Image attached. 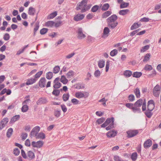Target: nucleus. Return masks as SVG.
<instances>
[{"instance_id": "obj_1", "label": "nucleus", "mask_w": 161, "mask_h": 161, "mask_svg": "<svg viewBox=\"0 0 161 161\" xmlns=\"http://www.w3.org/2000/svg\"><path fill=\"white\" fill-rule=\"evenodd\" d=\"M88 0H83L80 3L77 4L76 8L77 10H81V12L84 13L90 8V7L87 5Z\"/></svg>"}, {"instance_id": "obj_2", "label": "nucleus", "mask_w": 161, "mask_h": 161, "mask_svg": "<svg viewBox=\"0 0 161 161\" xmlns=\"http://www.w3.org/2000/svg\"><path fill=\"white\" fill-rule=\"evenodd\" d=\"M117 19V16L115 15H113L108 18L107 21L108 23V26L112 28H114L117 25L118 23L115 21Z\"/></svg>"}, {"instance_id": "obj_3", "label": "nucleus", "mask_w": 161, "mask_h": 161, "mask_svg": "<svg viewBox=\"0 0 161 161\" xmlns=\"http://www.w3.org/2000/svg\"><path fill=\"white\" fill-rule=\"evenodd\" d=\"M21 155L24 158L28 159L30 160L33 159L35 158L34 153L31 151H28L26 155L25 152L22 149L21 150Z\"/></svg>"}, {"instance_id": "obj_4", "label": "nucleus", "mask_w": 161, "mask_h": 161, "mask_svg": "<svg viewBox=\"0 0 161 161\" xmlns=\"http://www.w3.org/2000/svg\"><path fill=\"white\" fill-rule=\"evenodd\" d=\"M89 95V93L87 92L78 91L75 93L74 96L79 99L86 98Z\"/></svg>"}, {"instance_id": "obj_5", "label": "nucleus", "mask_w": 161, "mask_h": 161, "mask_svg": "<svg viewBox=\"0 0 161 161\" xmlns=\"http://www.w3.org/2000/svg\"><path fill=\"white\" fill-rule=\"evenodd\" d=\"M161 87L158 85H157L153 88V95L158 97L160 93Z\"/></svg>"}, {"instance_id": "obj_6", "label": "nucleus", "mask_w": 161, "mask_h": 161, "mask_svg": "<svg viewBox=\"0 0 161 161\" xmlns=\"http://www.w3.org/2000/svg\"><path fill=\"white\" fill-rule=\"evenodd\" d=\"M77 33V37L79 39H82L86 37V35L83 33L82 29L81 28H78Z\"/></svg>"}, {"instance_id": "obj_7", "label": "nucleus", "mask_w": 161, "mask_h": 161, "mask_svg": "<svg viewBox=\"0 0 161 161\" xmlns=\"http://www.w3.org/2000/svg\"><path fill=\"white\" fill-rule=\"evenodd\" d=\"M126 133L127 134V137L130 138L136 136L138 134V131L137 130H130L127 131Z\"/></svg>"}, {"instance_id": "obj_8", "label": "nucleus", "mask_w": 161, "mask_h": 161, "mask_svg": "<svg viewBox=\"0 0 161 161\" xmlns=\"http://www.w3.org/2000/svg\"><path fill=\"white\" fill-rule=\"evenodd\" d=\"M114 118H108L107 119L105 122L101 125L102 127H105L108 125L112 124L114 125Z\"/></svg>"}, {"instance_id": "obj_9", "label": "nucleus", "mask_w": 161, "mask_h": 161, "mask_svg": "<svg viewBox=\"0 0 161 161\" xmlns=\"http://www.w3.org/2000/svg\"><path fill=\"white\" fill-rule=\"evenodd\" d=\"M42 141H38L37 142L33 141L31 142V145L34 147L40 148L43 145Z\"/></svg>"}, {"instance_id": "obj_10", "label": "nucleus", "mask_w": 161, "mask_h": 161, "mask_svg": "<svg viewBox=\"0 0 161 161\" xmlns=\"http://www.w3.org/2000/svg\"><path fill=\"white\" fill-rule=\"evenodd\" d=\"M8 119L7 118H3L0 122V130H2L8 123Z\"/></svg>"}, {"instance_id": "obj_11", "label": "nucleus", "mask_w": 161, "mask_h": 161, "mask_svg": "<svg viewBox=\"0 0 161 161\" xmlns=\"http://www.w3.org/2000/svg\"><path fill=\"white\" fill-rule=\"evenodd\" d=\"M147 109L148 111H152L154 108V101L152 100H150L148 102Z\"/></svg>"}, {"instance_id": "obj_12", "label": "nucleus", "mask_w": 161, "mask_h": 161, "mask_svg": "<svg viewBox=\"0 0 161 161\" xmlns=\"http://www.w3.org/2000/svg\"><path fill=\"white\" fill-rule=\"evenodd\" d=\"M40 130V127L38 126L34 127L32 130L31 135L33 136H35L37 135L38 132Z\"/></svg>"}, {"instance_id": "obj_13", "label": "nucleus", "mask_w": 161, "mask_h": 161, "mask_svg": "<svg viewBox=\"0 0 161 161\" xmlns=\"http://www.w3.org/2000/svg\"><path fill=\"white\" fill-rule=\"evenodd\" d=\"M59 78L57 77L56 78L53 82V87L54 88L58 89L61 86V84L59 82Z\"/></svg>"}, {"instance_id": "obj_14", "label": "nucleus", "mask_w": 161, "mask_h": 161, "mask_svg": "<svg viewBox=\"0 0 161 161\" xmlns=\"http://www.w3.org/2000/svg\"><path fill=\"white\" fill-rule=\"evenodd\" d=\"M152 144V141L150 139H148L144 142L143 144V146L145 148H147L150 147Z\"/></svg>"}, {"instance_id": "obj_15", "label": "nucleus", "mask_w": 161, "mask_h": 161, "mask_svg": "<svg viewBox=\"0 0 161 161\" xmlns=\"http://www.w3.org/2000/svg\"><path fill=\"white\" fill-rule=\"evenodd\" d=\"M117 133V131L115 130H111L107 133L106 135L108 137H113L116 136Z\"/></svg>"}, {"instance_id": "obj_16", "label": "nucleus", "mask_w": 161, "mask_h": 161, "mask_svg": "<svg viewBox=\"0 0 161 161\" xmlns=\"http://www.w3.org/2000/svg\"><path fill=\"white\" fill-rule=\"evenodd\" d=\"M46 80L45 78H41L39 81V86L41 87H44L45 86Z\"/></svg>"}, {"instance_id": "obj_17", "label": "nucleus", "mask_w": 161, "mask_h": 161, "mask_svg": "<svg viewBox=\"0 0 161 161\" xmlns=\"http://www.w3.org/2000/svg\"><path fill=\"white\" fill-rule=\"evenodd\" d=\"M84 16L83 14H78L74 17V19L76 21H79L82 20L84 18Z\"/></svg>"}, {"instance_id": "obj_18", "label": "nucleus", "mask_w": 161, "mask_h": 161, "mask_svg": "<svg viewBox=\"0 0 161 161\" xmlns=\"http://www.w3.org/2000/svg\"><path fill=\"white\" fill-rule=\"evenodd\" d=\"M74 88L77 90L84 89L85 88V86L84 85L80 83H76L73 86Z\"/></svg>"}, {"instance_id": "obj_19", "label": "nucleus", "mask_w": 161, "mask_h": 161, "mask_svg": "<svg viewBox=\"0 0 161 161\" xmlns=\"http://www.w3.org/2000/svg\"><path fill=\"white\" fill-rule=\"evenodd\" d=\"M36 10L35 8L32 7L29 8L28 10V14L31 15H33L35 14Z\"/></svg>"}, {"instance_id": "obj_20", "label": "nucleus", "mask_w": 161, "mask_h": 161, "mask_svg": "<svg viewBox=\"0 0 161 161\" xmlns=\"http://www.w3.org/2000/svg\"><path fill=\"white\" fill-rule=\"evenodd\" d=\"M105 64V61L103 60H99L98 62V66L100 68H102L104 67Z\"/></svg>"}, {"instance_id": "obj_21", "label": "nucleus", "mask_w": 161, "mask_h": 161, "mask_svg": "<svg viewBox=\"0 0 161 161\" xmlns=\"http://www.w3.org/2000/svg\"><path fill=\"white\" fill-rule=\"evenodd\" d=\"M124 75L126 77H129L132 75V72L129 70H126L124 71Z\"/></svg>"}, {"instance_id": "obj_22", "label": "nucleus", "mask_w": 161, "mask_h": 161, "mask_svg": "<svg viewBox=\"0 0 161 161\" xmlns=\"http://www.w3.org/2000/svg\"><path fill=\"white\" fill-rule=\"evenodd\" d=\"M36 81V80L35 79L31 78L27 80L26 84L27 85H31L35 83Z\"/></svg>"}, {"instance_id": "obj_23", "label": "nucleus", "mask_w": 161, "mask_h": 161, "mask_svg": "<svg viewBox=\"0 0 161 161\" xmlns=\"http://www.w3.org/2000/svg\"><path fill=\"white\" fill-rule=\"evenodd\" d=\"M55 22L52 21H49L45 23V26L48 27H52L54 25Z\"/></svg>"}, {"instance_id": "obj_24", "label": "nucleus", "mask_w": 161, "mask_h": 161, "mask_svg": "<svg viewBox=\"0 0 161 161\" xmlns=\"http://www.w3.org/2000/svg\"><path fill=\"white\" fill-rule=\"evenodd\" d=\"M151 56L149 53H147L144 57L143 61L145 62H147L150 59Z\"/></svg>"}, {"instance_id": "obj_25", "label": "nucleus", "mask_w": 161, "mask_h": 161, "mask_svg": "<svg viewBox=\"0 0 161 161\" xmlns=\"http://www.w3.org/2000/svg\"><path fill=\"white\" fill-rule=\"evenodd\" d=\"M142 103L143 100L140 99L135 103L134 105L136 107H140L142 105Z\"/></svg>"}, {"instance_id": "obj_26", "label": "nucleus", "mask_w": 161, "mask_h": 161, "mask_svg": "<svg viewBox=\"0 0 161 161\" xmlns=\"http://www.w3.org/2000/svg\"><path fill=\"white\" fill-rule=\"evenodd\" d=\"M112 14V12L110 11H108L104 13L102 15V17L103 18H106Z\"/></svg>"}, {"instance_id": "obj_27", "label": "nucleus", "mask_w": 161, "mask_h": 161, "mask_svg": "<svg viewBox=\"0 0 161 161\" xmlns=\"http://www.w3.org/2000/svg\"><path fill=\"white\" fill-rule=\"evenodd\" d=\"M57 15V12L55 11L54 12L51 13L47 17V18L49 19H51L54 18Z\"/></svg>"}, {"instance_id": "obj_28", "label": "nucleus", "mask_w": 161, "mask_h": 161, "mask_svg": "<svg viewBox=\"0 0 161 161\" xmlns=\"http://www.w3.org/2000/svg\"><path fill=\"white\" fill-rule=\"evenodd\" d=\"M129 10L128 9H123L120 10L119 12V14L120 15H125L129 12Z\"/></svg>"}, {"instance_id": "obj_29", "label": "nucleus", "mask_w": 161, "mask_h": 161, "mask_svg": "<svg viewBox=\"0 0 161 161\" xmlns=\"http://www.w3.org/2000/svg\"><path fill=\"white\" fill-rule=\"evenodd\" d=\"M36 137V138L43 139L45 138V135L43 133L40 132L38 134Z\"/></svg>"}, {"instance_id": "obj_30", "label": "nucleus", "mask_w": 161, "mask_h": 161, "mask_svg": "<svg viewBox=\"0 0 161 161\" xmlns=\"http://www.w3.org/2000/svg\"><path fill=\"white\" fill-rule=\"evenodd\" d=\"M47 101L46 99L45 98H41L38 100L37 102V104H39L42 103H45L47 102Z\"/></svg>"}, {"instance_id": "obj_31", "label": "nucleus", "mask_w": 161, "mask_h": 161, "mask_svg": "<svg viewBox=\"0 0 161 161\" xmlns=\"http://www.w3.org/2000/svg\"><path fill=\"white\" fill-rule=\"evenodd\" d=\"M20 118V116L19 115H16L14 116L11 119L10 122L11 123H14L17 120Z\"/></svg>"}, {"instance_id": "obj_32", "label": "nucleus", "mask_w": 161, "mask_h": 161, "mask_svg": "<svg viewBox=\"0 0 161 161\" xmlns=\"http://www.w3.org/2000/svg\"><path fill=\"white\" fill-rule=\"evenodd\" d=\"M60 81L63 84H66L68 82V80L64 75H62L60 78Z\"/></svg>"}, {"instance_id": "obj_33", "label": "nucleus", "mask_w": 161, "mask_h": 161, "mask_svg": "<svg viewBox=\"0 0 161 161\" xmlns=\"http://www.w3.org/2000/svg\"><path fill=\"white\" fill-rule=\"evenodd\" d=\"M22 106L21 108V111L23 112H26L29 109V107L27 105L22 104Z\"/></svg>"}, {"instance_id": "obj_34", "label": "nucleus", "mask_w": 161, "mask_h": 161, "mask_svg": "<svg viewBox=\"0 0 161 161\" xmlns=\"http://www.w3.org/2000/svg\"><path fill=\"white\" fill-rule=\"evenodd\" d=\"M69 93L64 94L62 96L63 99L64 101H66L68 100L69 98Z\"/></svg>"}, {"instance_id": "obj_35", "label": "nucleus", "mask_w": 161, "mask_h": 161, "mask_svg": "<svg viewBox=\"0 0 161 161\" xmlns=\"http://www.w3.org/2000/svg\"><path fill=\"white\" fill-rule=\"evenodd\" d=\"M141 25V24L138 23H134L131 27L130 29L133 30L140 27Z\"/></svg>"}, {"instance_id": "obj_36", "label": "nucleus", "mask_w": 161, "mask_h": 161, "mask_svg": "<svg viewBox=\"0 0 161 161\" xmlns=\"http://www.w3.org/2000/svg\"><path fill=\"white\" fill-rule=\"evenodd\" d=\"M29 96H27L25 97V100H24L22 103V104L27 105L28 104L29 102L31 101V100L29 99Z\"/></svg>"}, {"instance_id": "obj_37", "label": "nucleus", "mask_w": 161, "mask_h": 161, "mask_svg": "<svg viewBox=\"0 0 161 161\" xmlns=\"http://www.w3.org/2000/svg\"><path fill=\"white\" fill-rule=\"evenodd\" d=\"M109 30L108 27H105L103 30V35L106 37L108 36L109 32Z\"/></svg>"}, {"instance_id": "obj_38", "label": "nucleus", "mask_w": 161, "mask_h": 161, "mask_svg": "<svg viewBox=\"0 0 161 161\" xmlns=\"http://www.w3.org/2000/svg\"><path fill=\"white\" fill-rule=\"evenodd\" d=\"M101 75V73L99 69H97L95 70L94 73V76L97 78L99 77Z\"/></svg>"}, {"instance_id": "obj_39", "label": "nucleus", "mask_w": 161, "mask_h": 161, "mask_svg": "<svg viewBox=\"0 0 161 161\" xmlns=\"http://www.w3.org/2000/svg\"><path fill=\"white\" fill-rule=\"evenodd\" d=\"M137 154L135 152L132 153L131 156V158L132 161H135L137 159Z\"/></svg>"}, {"instance_id": "obj_40", "label": "nucleus", "mask_w": 161, "mask_h": 161, "mask_svg": "<svg viewBox=\"0 0 161 161\" xmlns=\"http://www.w3.org/2000/svg\"><path fill=\"white\" fill-rule=\"evenodd\" d=\"M142 75L141 72H136L133 73V77L136 78H139Z\"/></svg>"}, {"instance_id": "obj_41", "label": "nucleus", "mask_w": 161, "mask_h": 161, "mask_svg": "<svg viewBox=\"0 0 161 161\" xmlns=\"http://www.w3.org/2000/svg\"><path fill=\"white\" fill-rule=\"evenodd\" d=\"M60 70V68L59 66H56L53 69V72L54 74L58 73Z\"/></svg>"}, {"instance_id": "obj_42", "label": "nucleus", "mask_w": 161, "mask_h": 161, "mask_svg": "<svg viewBox=\"0 0 161 161\" xmlns=\"http://www.w3.org/2000/svg\"><path fill=\"white\" fill-rule=\"evenodd\" d=\"M109 6V5L108 3H107L104 4L103 5L102 7V10L103 11H106L108 9Z\"/></svg>"}, {"instance_id": "obj_43", "label": "nucleus", "mask_w": 161, "mask_h": 161, "mask_svg": "<svg viewBox=\"0 0 161 161\" xmlns=\"http://www.w3.org/2000/svg\"><path fill=\"white\" fill-rule=\"evenodd\" d=\"M134 93L137 98H139L140 97V91L138 88H137L134 90Z\"/></svg>"}, {"instance_id": "obj_44", "label": "nucleus", "mask_w": 161, "mask_h": 161, "mask_svg": "<svg viewBox=\"0 0 161 161\" xmlns=\"http://www.w3.org/2000/svg\"><path fill=\"white\" fill-rule=\"evenodd\" d=\"M53 73L51 72H47L46 74V78L47 79H51L53 77Z\"/></svg>"}, {"instance_id": "obj_45", "label": "nucleus", "mask_w": 161, "mask_h": 161, "mask_svg": "<svg viewBox=\"0 0 161 161\" xmlns=\"http://www.w3.org/2000/svg\"><path fill=\"white\" fill-rule=\"evenodd\" d=\"M117 53V50L116 49H114L111 51L110 52V54L111 56L113 57L116 55Z\"/></svg>"}, {"instance_id": "obj_46", "label": "nucleus", "mask_w": 161, "mask_h": 161, "mask_svg": "<svg viewBox=\"0 0 161 161\" xmlns=\"http://www.w3.org/2000/svg\"><path fill=\"white\" fill-rule=\"evenodd\" d=\"M153 67L151 65L147 64L145 66L144 69L147 71H150L152 70Z\"/></svg>"}, {"instance_id": "obj_47", "label": "nucleus", "mask_w": 161, "mask_h": 161, "mask_svg": "<svg viewBox=\"0 0 161 161\" xmlns=\"http://www.w3.org/2000/svg\"><path fill=\"white\" fill-rule=\"evenodd\" d=\"M13 131V129L11 128H10L8 130L7 132V137H9L11 136Z\"/></svg>"}, {"instance_id": "obj_48", "label": "nucleus", "mask_w": 161, "mask_h": 161, "mask_svg": "<svg viewBox=\"0 0 161 161\" xmlns=\"http://www.w3.org/2000/svg\"><path fill=\"white\" fill-rule=\"evenodd\" d=\"M107 101V100H106L105 98L104 97L102 99L99 100V102H102V104L104 106H106V102Z\"/></svg>"}, {"instance_id": "obj_49", "label": "nucleus", "mask_w": 161, "mask_h": 161, "mask_svg": "<svg viewBox=\"0 0 161 161\" xmlns=\"http://www.w3.org/2000/svg\"><path fill=\"white\" fill-rule=\"evenodd\" d=\"M149 46L148 45L143 47L141 50V52L142 53L144 52L149 48Z\"/></svg>"}, {"instance_id": "obj_50", "label": "nucleus", "mask_w": 161, "mask_h": 161, "mask_svg": "<svg viewBox=\"0 0 161 161\" xmlns=\"http://www.w3.org/2000/svg\"><path fill=\"white\" fill-rule=\"evenodd\" d=\"M129 3L125 2H122L120 5L121 8H124L127 7L129 5Z\"/></svg>"}, {"instance_id": "obj_51", "label": "nucleus", "mask_w": 161, "mask_h": 161, "mask_svg": "<svg viewBox=\"0 0 161 161\" xmlns=\"http://www.w3.org/2000/svg\"><path fill=\"white\" fill-rule=\"evenodd\" d=\"M71 102L74 105H77L80 103V101L76 98H73L71 100Z\"/></svg>"}, {"instance_id": "obj_52", "label": "nucleus", "mask_w": 161, "mask_h": 161, "mask_svg": "<svg viewBox=\"0 0 161 161\" xmlns=\"http://www.w3.org/2000/svg\"><path fill=\"white\" fill-rule=\"evenodd\" d=\"M54 115L57 118H58L60 115V111L56 110L54 112Z\"/></svg>"}, {"instance_id": "obj_53", "label": "nucleus", "mask_w": 161, "mask_h": 161, "mask_svg": "<svg viewBox=\"0 0 161 161\" xmlns=\"http://www.w3.org/2000/svg\"><path fill=\"white\" fill-rule=\"evenodd\" d=\"M43 73V71H39L34 76V79H37V78H39L40 77L41 75Z\"/></svg>"}, {"instance_id": "obj_54", "label": "nucleus", "mask_w": 161, "mask_h": 161, "mask_svg": "<svg viewBox=\"0 0 161 161\" xmlns=\"http://www.w3.org/2000/svg\"><path fill=\"white\" fill-rule=\"evenodd\" d=\"M74 74V72L73 71L71 70L69 71V72H68L67 74V77L68 78H70L71 77L73 76Z\"/></svg>"}, {"instance_id": "obj_55", "label": "nucleus", "mask_w": 161, "mask_h": 161, "mask_svg": "<svg viewBox=\"0 0 161 161\" xmlns=\"http://www.w3.org/2000/svg\"><path fill=\"white\" fill-rule=\"evenodd\" d=\"M105 120V119L103 118H101L98 119L96 121L97 123L98 124H100L103 123Z\"/></svg>"}, {"instance_id": "obj_56", "label": "nucleus", "mask_w": 161, "mask_h": 161, "mask_svg": "<svg viewBox=\"0 0 161 161\" xmlns=\"http://www.w3.org/2000/svg\"><path fill=\"white\" fill-rule=\"evenodd\" d=\"M13 152L15 155L17 156L19 154L20 151L18 148H15L14 149Z\"/></svg>"}, {"instance_id": "obj_57", "label": "nucleus", "mask_w": 161, "mask_h": 161, "mask_svg": "<svg viewBox=\"0 0 161 161\" xmlns=\"http://www.w3.org/2000/svg\"><path fill=\"white\" fill-rule=\"evenodd\" d=\"M59 93L60 91L58 90H54L52 92L53 94L56 96H58Z\"/></svg>"}, {"instance_id": "obj_58", "label": "nucleus", "mask_w": 161, "mask_h": 161, "mask_svg": "<svg viewBox=\"0 0 161 161\" xmlns=\"http://www.w3.org/2000/svg\"><path fill=\"white\" fill-rule=\"evenodd\" d=\"M48 30L47 28H44L41 30L40 33L42 35H43L46 33L47 31Z\"/></svg>"}, {"instance_id": "obj_59", "label": "nucleus", "mask_w": 161, "mask_h": 161, "mask_svg": "<svg viewBox=\"0 0 161 161\" xmlns=\"http://www.w3.org/2000/svg\"><path fill=\"white\" fill-rule=\"evenodd\" d=\"M110 62L109 61H107L106 63V67H105V71L106 72H108L109 70V67Z\"/></svg>"}, {"instance_id": "obj_60", "label": "nucleus", "mask_w": 161, "mask_h": 161, "mask_svg": "<svg viewBox=\"0 0 161 161\" xmlns=\"http://www.w3.org/2000/svg\"><path fill=\"white\" fill-rule=\"evenodd\" d=\"M99 7L97 5H95L92 7L91 9V11L93 12H96L98 9Z\"/></svg>"}, {"instance_id": "obj_61", "label": "nucleus", "mask_w": 161, "mask_h": 161, "mask_svg": "<svg viewBox=\"0 0 161 161\" xmlns=\"http://www.w3.org/2000/svg\"><path fill=\"white\" fill-rule=\"evenodd\" d=\"M92 75L90 73L88 72L86 75V78H85V80H90L91 78Z\"/></svg>"}, {"instance_id": "obj_62", "label": "nucleus", "mask_w": 161, "mask_h": 161, "mask_svg": "<svg viewBox=\"0 0 161 161\" xmlns=\"http://www.w3.org/2000/svg\"><path fill=\"white\" fill-rule=\"evenodd\" d=\"M151 111L148 110L145 112L146 115L148 118H150L152 115V114Z\"/></svg>"}, {"instance_id": "obj_63", "label": "nucleus", "mask_w": 161, "mask_h": 161, "mask_svg": "<svg viewBox=\"0 0 161 161\" xmlns=\"http://www.w3.org/2000/svg\"><path fill=\"white\" fill-rule=\"evenodd\" d=\"M10 38V36L8 34L6 33L4 36L3 39L5 41L8 40Z\"/></svg>"}, {"instance_id": "obj_64", "label": "nucleus", "mask_w": 161, "mask_h": 161, "mask_svg": "<svg viewBox=\"0 0 161 161\" xmlns=\"http://www.w3.org/2000/svg\"><path fill=\"white\" fill-rule=\"evenodd\" d=\"M128 99L130 101H133L135 100V97L133 95H130L128 97Z\"/></svg>"}]
</instances>
